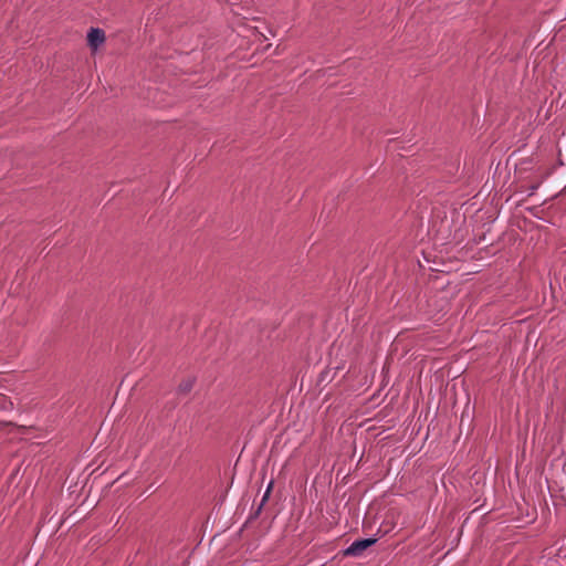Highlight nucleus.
Instances as JSON below:
<instances>
[{"mask_svg":"<svg viewBox=\"0 0 566 566\" xmlns=\"http://www.w3.org/2000/svg\"><path fill=\"white\" fill-rule=\"evenodd\" d=\"M377 542L376 538H363L355 541L349 547L344 551L346 556H359L368 547L373 546Z\"/></svg>","mask_w":566,"mask_h":566,"instance_id":"nucleus-1","label":"nucleus"},{"mask_svg":"<svg viewBox=\"0 0 566 566\" xmlns=\"http://www.w3.org/2000/svg\"><path fill=\"white\" fill-rule=\"evenodd\" d=\"M193 385H195V379H192V378L185 379L179 384L178 392L186 395L192 390Z\"/></svg>","mask_w":566,"mask_h":566,"instance_id":"nucleus-3","label":"nucleus"},{"mask_svg":"<svg viewBox=\"0 0 566 566\" xmlns=\"http://www.w3.org/2000/svg\"><path fill=\"white\" fill-rule=\"evenodd\" d=\"M538 188V185H533L530 187L531 189V195Z\"/></svg>","mask_w":566,"mask_h":566,"instance_id":"nucleus-5","label":"nucleus"},{"mask_svg":"<svg viewBox=\"0 0 566 566\" xmlns=\"http://www.w3.org/2000/svg\"><path fill=\"white\" fill-rule=\"evenodd\" d=\"M273 484H274V482H273V480H271V481H270V483H269V485H268V488H266V491H265V493H264V495H263V497H262V501H261V503H260L259 507L256 509V511H255V513H254V515H255V516H258V515L260 514V512H261V510H262V507H263L264 503L268 501V499H269V496H270V493H271V491H272Z\"/></svg>","mask_w":566,"mask_h":566,"instance_id":"nucleus-4","label":"nucleus"},{"mask_svg":"<svg viewBox=\"0 0 566 566\" xmlns=\"http://www.w3.org/2000/svg\"><path fill=\"white\" fill-rule=\"evenodd\" d=\"M105 40V32L102 29L92 28L87 33V43L93 50H96Z\"/></svg>","mask_w":566,"mask_h":566,"instance_id":"nucleus-2","label":"nucleus"}]
</instances>
